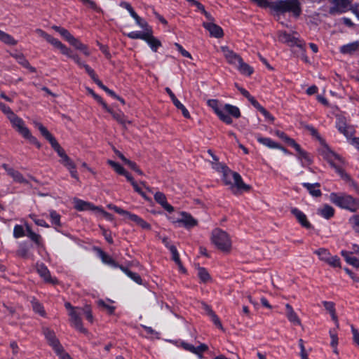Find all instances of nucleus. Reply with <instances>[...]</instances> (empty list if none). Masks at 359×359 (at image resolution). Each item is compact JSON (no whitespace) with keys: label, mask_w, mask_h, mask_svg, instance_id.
I'll return each instance as SVG.
<instances>
[{"label":"nucleus","mask_w":359,"mask_h":359,"mask_svg":"<svg viewBox=\"0 0 359 359\" xmlns=\"http://www.w3.org/2000/svg\"><path fill=\"white\" fill-rule=\"evenodd\" d=\"M213 168L217 170H222L223 172V180L226 185H229L231 189L236 188L239 191H249L250 187L242 180L241 176L236 172H233L221 163H216Z\"/></svg>","instance_id":"nucleus-1"},{"label":"nucleus","mask_w":359,"mask_h":359,"mask_svg":"<svg viewBox=\"0 0 359 359\" xmlns=\"http://www.w3.org/2000/svg\"><path fill=\"white\" fill-rule=\"evenodd\" d=\"M318 151L323 159L335 170L337 174H342L346 177L344 174V169L341 167L345 163L344 160L340 155L332 151L324 140H321V145L318 149Z\"/></svg>","instance_id":"nucleus-2"},{"label":"nucleus","mask_w":359,"mask_h":359,"mask_svg":"<svg viewBox=\"0 0 359 359\" xmlns=\"http://www.w3.org/2000/svg\"><path fill=\"white\" fill-rule=\"evenodd\" d=\"M330 200L339 208L351 212H355L357 205H359V199L344 193H331Z\"/></svg>","instance_id":"nucleus-3"},{"label":"nucleus","mask_w":359,"mask_h":359,"mask_svg":"<svg viewBox=\"0 0 359 359\" xmlns=\"http://www.w3.org/2000/svg\"><path fill=\"white\" fill-rule=\"evenodd\" d=\"M274 11L280 13H290L292 15L298 18L301 13V4L299 0H282L274 3L272 5Z\"/></svg>","instance_id":"nucleus-4"},{"label":"nucleus","mask_w":359,"mask_h":359,"mask_svg":"<svg viewBox=\"0 0 359 359\" xmlns=\"http://www.w3.org/2000/svg\"><path fill=\"white\" fill-rule=\"evenodd\" d=\"M211 241L217 249L222 252H228L231 249V241L229 236L220 229H215L212 231Z\"/></svg>","instance_id":"nucleus-5"},{"label":"nucleus","mask_w":359,"mask_h":359,"mask_svg":"<svg viewBox=\"0 0 359 359\" xmlns=\"http://www.w3.org/2000/svg\"><path fill=\"white\" fill-rule=\"evenodd\" d=\"M8 119L11 121L12 126L15 128V130L24 138L28 140L30 143L36 145L38 148L41 147V144L36 138L31 134L29 130L26 127L24 121L21 118L14 114L13 115H11Z\"/></svg>","instance_id":"nucleus-6"},{"label":"nucleus","mask_w":359,"mask_h":359,"mask_svg":"<svg viewBox=\"0 0 359 359\" xmlns=\"http://www.w3.org/2000/svg\"><path fill=\"white\" fill-rule=\"evenodd\" d=\"M34 126L40 131L41 134L50 142L52 147L56 151L59 156L61 158V161L66 158L67 155L65 154L64 149L60 146L55 137L50 133V132L41 123L34 122Z\"/></svg>","instance_id":"nucleus-7"},{"label":"nucleus","mask_w":359,"mask_h":359,"mask_svg":"<svg viewBox=\"0 0 359 359\" xmlns=\"http://www.w3.org/2000/svg\"><path fill=\"white\" fill-rule=\"evenodd\" d=\"M336 128L339 133L346 137L347 140L353 137L355 133L354 128L352 126L348 124L346 119L343 116H339L337 117Z\"/></svg>","instance_id":"nucleus-8"},{"label":"nucleus","mask_w":359,"mask_h":359,"mask_svg":"<svg viewBox=\"0 0 359 359\" xmlns=\"http://www.w3.org/2000/svg\"><path fill=\"white\" fill-rule=\"evenodd\" d=\"M81 308L79 307L74 311H69V322L72 327L81 332L86 333L87 330L83 327L81 318Z\"/></svg>","instance_id":"nucleus-9"},{"label":"nucleus","mask_w":359,"mask_h":359,"mask_svg":"<svg viewBox=\"0 0 359 359\" xmlns=\"http://www.w3.org/2000/svg\"><path fill=\"white\" fill-rule=\"evenodd\" d=\"M175 223H178L187 229L192 228L197 225V220L195 219L190 214L182 212L180 213L179 217L174 221Z\"/></svg>","instance_id":"nucleus-10"},{"label":"nucleus","mask_w":359,"mask_h":359,"mask_svg":"<svg viewBox=\"0 0 359 359\" xmlns=\"http://www.w3.org/2000/svg\"><path fill=\"white\" fill-rule=\"evenodd\" d=\"M334 6L329 9V13L334 15L345 12L346 7L350 4L349 0H327Z\"/></svg>","instance_id":"nucleus-11"},{"label":"nucleus","mask_w":359,"mask_h":359,"mask_svg":"<svg viewBox=\"0 0 359 359\" xmlns=\"http://www.w3.org/2000/svg\"><path fill=\"white\" fill-rule=\"evenodd\" d=\"M220 50L229 64L236 66L238 62H241V56L229 49V47L225 46H221Z\"/></svg>","instance_id":"nucleus-12"},{"label":"nucleus","mask_w":359,"mask_h":359,"mask_svg":"<svg viewBox=\"0 0 359 359\" xmlns=\"http://www.w3.org/2000/svg\"><path fill=\"white\" fill-rule=\"evenodd\" d=\"M278 39L283 43H288L290 46H297L302 48V43L299 40L298 37L294 35L287 34L286 32H280L278 35Z\"/></svg>","instance_id":"nucleus-13"},{"label":"nucleus","mask_w":359,"mask_h":359,"mask_svg":"<svg viewBox=\"0 0 359 359\" xmlns=\"http://www.w3.org/2000/svg\"><path fill=\"white\" fill-rule=\"evenodd\" d=\"M3 168L6 171L7 174L11 177L14 182L18 183H27L22 175L18 170L9 167L7 164L2 165Z\"/></svg>","instance_id":"nucleus-14"},{"label":"nucleus","mask_w":359,"mask_h":359,"mask_svg":"<svg viewBox=\"0 0 359 359\" xmlns=\"http://www.w3.org/2000/svg\"><path fill=\"white\" fill-rule=\"evenodd\" d=\"M43 334L45 335L46 339L48 340V344L54 351L57 348L60 350V346L61 344H60L58 339L56 338L55 334L53 331L50 330L49 328L43 329Z\"/></svg>","instance_id":"nucleus-15"},{"label":"nucleus","mask_w":359,"mask_h":359,"mask_svg":"<svg viewBox=\"0 0 359 359\" xmlns=\"http://www.w3.org/2000/svg\"><path fill=\"white\" fill-rule=\"evenodd\" d=\"M203 25L212 36L220 38L223 36V30L219 26L211 22H203Z\"/></svg>","instance_id":"nucleus-16"},{"label":"nucleus","mask_w":359,"mask_h":359,"mask_svg":"<svg viewBox=\"0 0 359 359\" xmlns=\"http://www.w3.org/2000/svg\"><path fill=\"white\" fill-rule=\"evenodd\" d=\"M291 213L296 217L298 222L305 228H310L311 224L307 221L306 215L296 208L291 209Z\"/></svg>","instance_id":"nucleus-17"},{"label":"nucleus","mask_w":359,"mask_h":359,"mask_svg":"<svg viewBox=\"0 0 359 359\" xmlns=\"http://www.w3.org/2000/svg\"><path fill=\"white\" fill-rule=\"evenodd\" d=\"M144 41L147 43L151 49L156 52L157 49L161 46V41L152 35V29L147 31V35Z\"/></svg>","instance_id":"nucleus-18"},{"label":"nucleus","mask_w":359,"mask_h":359,"mask_svg":"<svg viewBox=\"0 0 359 359\" xmlns=\"http://www.w3.org/2000/svg\"><path fill=\"white\" fill-rule=\"evenodd\" d=\"M154 199L168 212H171L173 211V207L167 202V199L164 194L161 192H156L154 195Z\"/></svg>","instance_id":"nucleus-19"},{"label":"nucleus","mask_w":359,"mask_h":359,"mask_svg":"<svg viewBox=\"0 0 359 359\" xmlns=\"http://www.w3.org/2000/svg\"><path fill=\"white\" fill-rule=\"evenodd\" d=\"M73 203L74 208L79 211L95 210L96 208L93 204L78 198H74Z\"/></svg>","instance_id":"nucleus-20"},{"label":"nucleus","mask_w":359,"mask_h":359,"mask_svg":"<svg viewBox=\"0 0 359 359\" xmlns=\"http://www.w3.org/2000/svg\"><path fill=\"white\" fill-rule=\"evenodd\" d=\"M285 309L286 316L289 321L295 325H300L301 321L292 307L290 304H286Z\"/></svg>","instance_id":"nucleus-21"},{"label":"nucleus","mask_w":359,"mask_h":359,"mask_svg":"<svg viewBox=\"0 0 359 359\" xmlns=\"http://www.w3.org/2000/svg\"><path fill=\"white\" fill-rule=\"evenodd\" d=\"M317 213L325 219H328L334 215V210L332 206L325 204L317 210Z\"/></svg>","instance_id":"nucleus-22"},{"label":"nucleus","mask_w":359,"mask_h":359,"mask_svg":"<svg viewBox=\"0 0 359 359\" xmlns=\"http://www.w3.org/2000/svg\"><path fill=\"white\" fill-rule=\"evenodd\" d=\"M359 49V42L354 41L346 45L342 46L340 48V51L343 54L352 55L357 50Z\"/></svg>","instance_id":"nucleus-23"},{"label":"nucleus","mask_w":359,"mask_h":359,"mask_svg":"<svg viewBox=\"0 0 359 359\" xmlns=\"http://www.w3.org/2000/svg\"><path fill=\"white\" fill-rule=\"evenodd\" d=\"M36 269L38 273L40 275L41 278L44 279L45 281L49 283H54V280L51 278L50 276L49 270L44 264H37Z\"/></svg>","instance_id":"nucleus-24"},{"label":"nucleus","mask_w":359,"mask_h":359,"mask_svg":"<svg viewBox=\"0 0 359 359\" xmlns=\"http://www.w3.org/2000/svg\"><path fill=\"white\" fill-rule=\"evenodd\" d=\"M257 141L262 144L271 148V149H281L285 151L283 148H282L276 142L273 141L271 138L269 137H262L261 136L257 137Z\"/></svg>","instance_id":"nucleus-25"},{"label":"nucleus","mask_w":359,"mask_h":359,"mask_svg":"<svg viewBox=\"0 0 359 359\" xmlns=\"http://www.w3.org/2000/svg\"><path fill=\"white\" fill-rule=\"evenodd\" d=\"M344 174L346 175V177H344L342 174L338 175L341 177V179L348 183V187L352 191H355L357 194H359V186L357 184V183L353 180H352L349 175H348L344 170Z\"/></svg>","instance_id":"nucleus-26"},{"label":"nucleus","mask_w":359,"mask_h":359,"mask_svg":"<svg viewBox=\"0 0 359 359\" xmlns=\"http://www.w3.org/2000/svg\"><path fill=\"white\" fill-rule=\"evenodd\" d=\"M302 185L309 191V194L313 196L318 197L321 195V191L318 189L320 184L318 183L310 184L303 183Z\"/></svg>","instance_id":"nucleus-27"},{"label":"nucleus","mask_w":359,"mask_h":359,"mask_svg":"<svg viewBox=\"0 0 359 359\" xmlns=\"http://www.w3.org/2000/svg\"><path fill=\"white\" fill-rule=\"evenodd\" d=\"M235 67L241 74L247 76L251 75L253 72L252 68L247 63L244 62L242 58L241 62H238Z\"/></svg>","instance_id":"nucleus-28"},{"label":"nucleus","mask_w":359,"mask_h":359,"mask_svg":"<svg viewBox=\"0 0 359 359\" xmlns=\"http://www.w3.org/2000/svg\"><path fill=\"white\" fill-rule=\"evenodd\" d=\"M61 163L69 170L71 176L72 177L78 179L76 166L69 157L65 158L63 161H61Z\"/></svg>","instance_id":"nucleus-29"},{"label":"nucleus","mask_w":359,"mask_h":359,"mask_svg":"<svg viewBox=\"0 0 359 359\" xmlns=\"http://www.w3.org/2000/svg\"><path fill=\"white\" fill-rule=\"evenodd\" d=\"M61 163L69 170L71 176L72 177L78 179L76 166L69 157L65 158L63 161H61Z\"/></svg>","instance_id":"nucleus-30"},{"label":"nucleus","mask_w":359,"mask_h":359,"mask_svg":"<svg viewBox=\"0 0 359 359\" xmlns=\"http://www.w3.org/2000/svg\"><path fill=\"white\" fill-rule=\"evenodd\" d=\"M341 255L346 262L355 268L359 267V259L352 256V254L347 251H341Z\"/></svg>","instance_id":"nucleus-31"},{"label":"nucleus","mask_w":359,"mask_h":359,"mask_svg":"<svg viewBox=\"0 0 359 359\" xmlns=\"http://www.w3.org/2000/svg\"><path fill=\"white\" fill-rule=\"evenodd\" d=\"M130 16L135 20L137 25L140 28L144 30H147L148 32L151 29L148 23L144 19L140 18L135 12H133Z\"/></svg>","instance_id":"nucleus-32"},{"label":"nucleus","mask_w":359,"mask_h":359,"mask_svg":"<svg viewBox=\"0 0 359 359\" xmlns=\"http://www.w3.org/2000/svg\"><path fill=\"white\" fill-rule=\"evenodd\" d=\"M52 29H53L55 31L58 32L64 38V39L66 40L69 43L74 37L73 35H72L70 34V32L67 29H66L63 27L54 25L52 27Z\"/></svg>","instance_id":"nucleus-33"},{"label":"nucleus","mask_w":359,"mask_h":359,"mask_svg":"<svg viewBox=\"0 0 359 359\" xmlns=\"http://www.w3.org/2000/svg\"><path fill=\"white\" fill-rule=\"evenodd\" d=\"M223 107L225 111H226L229 114L231 115L235 118L240 117V110L237 107L231 105L229 104H226Z\"/></svg>","instance_id":"nucleus-34"},{"label":"nucleus","mask_w":359,"mask_h":359,"mask_svg":"<svg viewBox=\"0 0 359 359\" xmlns=\"http://www.w3.org/2000/svg\"><path fill=\"white\" fill-rule=\"evenodd\" d=\"M33 311L40 315L41 316H45L46 312L43 306L35 299H33L31 302Z\"/></svg>","instance_id":"nucleus-35"},{"label":"nucleus","mask_w":359,"mask_h":359,"mask_svg":"<svg viewBox=\"0 0 359 359\" xmlns=\"http://www.w3.org/2000/svg\"><path fill=\"white\" fill-rule=\"evenodd\" d=\"M170 251L172 254V258L175 261V262L178 265L180 270L182 271H184V269L183 268L180 259L179 253L177 250V248L175 246H170Z\"/></svg>","instance_id":"nucleus-36"},{"label":"nucleus","mask_w":359,"mask_h":359,"mask_svg":"<svg viewBox=\"0 0 359 359\" xmlns=\"http://www.w3.org/2000/svg\"><path fill=\"white\" fill-rule=\"evenodd\" d=\"M119 267L121 269V271L123 272H124L133 281H135V283H137L138 284H142V279L137 273H133L123 266H119Z\"/></svg>","instance_id":"nucleus-37"},{"label":"nucleus","mask_w":359,"mask_h":359,"mask_svg":"<svg viewBox=\"0 0 359 359\" xmlns=\"http://www.w3.org/2000/svg\"><path fill=\"white\" fill-rule=\"evenodd\" d=\"M127 36L132 39H142L145 40V38L147 35V30H144V32L140 31H133L126 34Z\"/></svg>","instance_id":"nucleus-38"},{"label":"nucleus","mask_w":359,"mask_h":359,"mask_svg":"<svg viewBox=\"0 0 359 359\" xmlns=\"http://www.w3.org/2000/svg\"><path fill=\"white\" fill-rule=\"evenodd\" d=\"M0 41H3L4 43L13 46L15 45L17 41L9 34L4 32L3 31L0 30Z\"/></svg>","instance_id":"nucleus-39"},{"label":"nucleus","mask_w":359,"mask_h":359,"mask_svg":"<svg viewBox=\"0 0 359 359\" xmlns=\"http://www.w3.org/2000/svg\"><path fill=\"white\" fill-rule=\"evenodd\" d=\"M87 90L89 94H90L100 104H102V107L107 111H111V109L107 106V104L103 101L102 97L94 93V91L88 88Z\"/></svg>","instance_id":"nucleus-40"},{"label":"nucleus","mask_w":359,"mask_h":359,"mask_svg":"<svg viewBox=\"0 0 359 359\" xmlns=\"http://www.w3.org/2000/svg\"><path fill=\"white\" fill-rule=\"evenodd\" d=\"M219 118L227 124L232 123V119L226 111L224 109V107L216 114Z\"/></svg>","instance_id":"nucleus-41"},{"label":"nucleus","mask_w":359,"mask_h":359,"mask_svg":"<svg viewBox=\"0 0 359 359\" xmlns=\"http://www.w3.org/2000/svg\"><path fill=\"white\" fill-rule=\"evenodd\" d=\"M100 256L103 263L111 265L114 267L118 266L117 264H116L114 259L110 256L105 254L104 252L101 251L100 252Z\"/></svg>","instance_id":"nucleus-42"},{"label":"nucleus","mask_w":359,"mask_h":359,"mask_svg":"<svg viewBox=\"0 0 359 359\" xmlns=\"http://www.w3.org/2000/svg\"><path fill=\"white\" fill-rule=\"evenodd\" d=\"M50 218L53 225L61 226L60 215L55 210L50 211Z\"/></svg>","instance_id":"nucleus-43"},{"label":"nucleus","mask_w":359,"mask_h":359,"mask_svg":"<svg viewBox=\"0 0 359 359\" xmlns=\"http://www.w3.org/2000/svg\"><path fill=\"white\" fill-rule=\"evenodd\" d=\"M348 221L353 229L359 234V215H353L349 218Z\"/></svg>","instance_id":"nucleus-44"},{"label":"nucleus","mask_w":359,"mask_h":359,"mask_svg":"<svg viewBox=\"0 0 359 359\" xmlns=\"http://www.w3.org/2000/svg\"><path fill=\"white\" fill-rule=\"evenodd\" d=\"M299 159L300 160L302 166L309 165L312 162L309 156L304 151L299 154Z\"/></svg>","instance_id":"nucleus-45"},{"label":"nucleus","mask_w":359,"mask_h":359,"mask_svg":"<svg viewBox=\"0 0 359 359\" xmlns=\"http://www.w3.org/2000/svg\"><path fill=\"white\" fill-rule=\"evenodd\" d=\"M109 112L112 115L114 118H115L118 122H119L124 126H126V123H129V121L126 120V118H124V116L122 113L114 112L111 109V111H109Z\"/></svg>","instance_id":"nucleus-46"},{"label":"nucleus","mask_w":359,"mask_h":359,"mask_svg":"<svg viewBox=\"0 0 359 359\" xmlns=\"http://www.w3.org/2000/svg\"><path fill=\"white\" fill-rule=\"evenodd\" d=\"M81 311L86 316V318L90 322H93V316L92 313L91 308L89 305L86 304L83 308H81Z\"/></svg>","instance_id":"nucleus-47"},{"label":"nucleus","mask_w":359,"mask_h":359,"mask_svg":"<svg viewBox=\"0 0 359 359\" xmlns=\"http://www.w3.org/2000/svg\"><path fill=\"white\" fill-rule=\"evenodd\" d=\"M315 253L318 255L319 258L321 260H323L325 262L328 260V259L331 256L330 254L329 253V252L326 249H324V248H320V249L316 250L315 252Z\"/></svg>","instance_id":"nucleus-48"},{"label":"nucleus","mask_w":359,"mask_h":359,"mask_svg":"<svg viewBox=\"0 0 359 359\" xmlns=\"http://www.w3.org/2000/svg\"><path fill=\"white\" fill-rule=\"evenodd\" d=\"M107 163L109 165H110L114 169V170L117 173H118L120 175L126 174L125 169L118 163H117L111 160H108Z\"/></svg>","instance_id":"nucleus-49"},{"label":"nucleus","mask_w":359,"mask_h":359,"mask_svg":"<svg viewBox=\"0 0 359 359\" xmlns=\"http://www.w3.org/2000/svg\"><path fill=\"white\" fill-rule=\"evenodd\" d=\"M27 236L31 239L34 242H35L36 244H39L40 243V240H41V236L40 235L33 232L29 226H27Z\"/></svg>","instance_id":"nucleus-50"},{"label":"nucleus","mask_w":359,"mask_h":359,"mask_svg":"<svg viewBox=\"0 0 359 359\" xmlns=\"http://www.w3.org/2000/svg\"><path fill=\"white\" fill-rule=\"evenodd\" d=\"M25 236V231L21 225H15L13 229V236L15 238H19Z\"/></svg>","instance_id":"nucleus-51"},{"label":"nucleus","mask_w":359,"mask_h":359,"mask_svg":"<svg viewBox=\"0 0 359 359\" xmlns=\"http://www.w3.org/2000/svg\"><path fill=\"white\" fill-rule=\"evenodd\" d=\"M97 303L100 307L105 309L109 313L112 314L114 312L115 307L107 304L104 300L100 299Z\"/></svg>","instance_id":"nucleus-52"},{"label":"nucleus","mask_w":359,"mask_h":359,"mask_svg":"<svg viewBox=\"0 0 359 359\" xmlns=\"http://www.w3.org/2000/svg\"><path fill=\"white\" fill-rule=\"evenodd\" d=\"M198 276L203 282H207L210 279L209 273L204 268H198Z\"/></svg>","instance_id":"nucleus-53"},{"label":"nucleus","mask_w":359,"mask_h":359,"mask_svg":"<svg viewBox=\"0 0 359 359\" xmlns=\"http://www.w3.org/2000/svg\"><path fill=\"white\" fill-rule=\"evenodd\" d=\"M173 104L178 109L181 110V111L184 117H186V118L190 117V114H189L188 110L179 100H175Z\"/></svg>","instance_id":"nucleus-54"},{"label":"nucleus","mask_w":359,"mask_h":359,"mask_svg":"<svg viewBox=\"0 0 359 359\" xmlns=\"http://www.w3.org/2000/svg\"><path fill=\"white\" fill-rule=\"evenodd\" d=\"M84 69L97 85H98V82H101V81H100L99 79L97 78L94 70L92 68H90V66H84Z\"/></svg>","instance_id":"nucleus-55"},{"label":"nucleus","mask_w":359,"mask_h":359,"mask_svg":"<svg viewBox=\"0 0 359 359\" xmlns=\"http://www.w3.org/2000/svg\"><path fill=\"white\" fill-rule=\"evenodd\" d=\"M208 104L210 107H211L214 110L215 114H217L223 107V106H220L219 104V102L217 100H208Z\"/></svg>","instance_id":"nucleus-56"},{"label":"nucleus","mask_w":359,"mask_h":359,"mask_svg":"<svg viewBox=\"0 0 359 359\" xmlns=\"http://www.w3.org/2000/svg\"><path fill=\"white\" fill-rule=\"evenodd\" d=\"M210 317L212 320V321L213 322V323L218 327L219 328L220 330H223V326L219 319V318L217 317V316L213 312V311H210Z\"/></svg>","instance_id":"nucleus-57"},{"label":"nucleus","mask_w":359,"mask_h":359,"mask_svg":"<svg viewBox=\"0 0 359 359\" xmlns=\"http://www.w3.org/2000/svg\"><path fill=\"white\" fill-rule=\"evenodd\" d=\"M299 346L300 348V357L302 359H309L308 353L306 351L305 346L304 345V341L300 339L299 340Z\"/></svg>","instance_id":"nucleus-58"},{"label":"nucleus","mask_w":359,"mask_h":359,"mask_svg":"<svg viewBox=\"0 0 359 359\" xmlns=\"http://www.w3.org/2000/svg\"><path fill=\"white\" fill-rule=\"evenodd\" d=\"M326 262L333 267L340 266V260L337 256H330Z\"/></svg>","instance_id":"nucleus-59"},{"label":"nucleus","mask_w":359,"mask_h":359,"mask_svg":"<svg viewBox=\"0 0 359 359\" xmlns=\"http://www.w3.org/2000/svg\"><path fill=\"white\" fill-rule=\"evenodd\" d=\"M125 218L130 220V221H132L134 223H135L136 224H138V222L140 220L141 217H140L139 216H137V215H135V214H133V213H130V212H128L126 211V213L125 215Z\"/></svg>","instance_id":"nucleus-60"},{"label":"nucleus","mask_w":359,"mask_h":359,"mask_svg":"<svg viewBox=\"0 0 359 359\" xmlns=\"http://www.w3.org/2000/svg\"><path fill=\"white\" fill-rule=\"evenodd\" d=\"M46 41L51 45H53L54 47L58 49H60V48L63 45V43H62L58 39L51 36L50 35Z\"/></svg>","instance_id":"nucleus-61"},{"label":"nucleus","mask_w":359,"mask_h":359,"mask_svg":"<svg viewBox=\"0 0 359 359\" xmlns=\"http://www.w3.org/2000/svg\"><path fill=\"white\" fill-rule=\"evenodd\" d=\"M330 336L331 338L330 345L332 348H335L338 344L337 334L333 330H330Z\"/></svg>","instance_id":"nucleus-62"},{"label":"nucleus","mask_w":359,"mask_h":359,"mask_svg":"<svg viewBox=\"0 0 359 359\" xmlns=\"http://www.w3.org/2000/svg\"><path fill=\"white\" fill-rule=\"evenodd\" d=\"M55 351L61 359H72L69 354L64 351L62 345L60 346V350L56 348Z\"/></svg>","instance_id":"nucleus-63"},{"label":"nucleus","mask_w":359,"mask_h":359,"mask_svg":"<svg viewBox=\"0 0 359 359\" xmlns=\"http://www.w3.org/2000/svg\"><path fill=\"white\" fill-rule=\"evenodd\" d=\"M69 43L74 46L75 48L81 50L84 48L85 45L83 44L80 41H79L77 39L74 37L72 40L69 42Z\"/></svg>","instance_id":"nucleus-64"}]
</instances>
